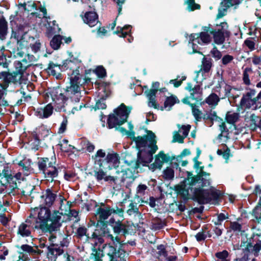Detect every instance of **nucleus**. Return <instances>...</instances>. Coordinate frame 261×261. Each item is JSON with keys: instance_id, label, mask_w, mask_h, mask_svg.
Listing matches in <instances>:
<instances>
[{"instance_id": "nucleus-23", "label": "nucleus", "mask_w": 261, "mask_h": 261, "mask_svg": "<svg viewBox=\"0 0 261 261\" xmlns=\"http://www.w3.org/2000/svg\"><path fill=\"white\" fill-rule=\"evenodd\" d=\"M83 20L90 27H93L98 22V15L94 12H88L85 13Z\"/></svg>"}, {"instance_id": "nucleus-1", "label": "nucleus", "mask_w": 261, "mask_h": 261, "mask_svg": "<svg viewBox=\"0 0 261 261\" xmlns=\"http://www.w3.org/2000/svg\"><path fill=\"white\" fill-rule=\"evenodd\" d=\"M210 175L201 168L195 176L188 172L187 177L175 186V191L187 199L191 198L200 204L208 203L218 198L217 192L204 189L211 185Z\"/></svg>"}, {"instance_id": "nucleus-58", "label": "nucleus", "mask_w": 261, "mask_h": 261, "mask_svg": "<svg viewBox=\"0 0 261 261\" xmlns=\"http://www.w3.org/2000/svg\"><path fill=\"white\" fill-rule=\"evenodd\" d=\"M95 73L99 77H103L106 75V71L102 66H98L95 69Z\"/></svg>"}, {"instance_id": "nucleus-21", "label": "nucleus", "mask_w": 261, "mask_h": 261, "mask_svg": "<svg viewBox=\"0 0 261 261\" xmlns=\"http://www.w3.org/2000/svg\"><path fill=\"white\" fill-rule=\"evenodd\" d=\"M212 65V60L211 58H207L204 57L202 59L200 69L197 71V75L201 73L203 76H205V74L208 73L210 71Z\"/></svg>"}, {"instance_id": "nucleus-49", "label": "nucleus", "mask_w": 261, "mask_h": 261, "mask_svg": "<svg viewBox=\"0 0 261 261\" xmlns=\"http://www.w3.org/2000/svg\"><path fill=\"white\" fill-rule=\"evenodd\" d=\"M87 228L86 227L81 226L77 228L75 234L77 238L81 239L83 237L87 236Z\"/></svg>"}, {"instance_id": "nucleus-2", "label": "nucleus", "mask_w": 261, "mask_h": 261, "mask_svg": "<svg viewBox=\"0 0 261 261\" xmlns=\"http://www.w3.org/2000/svg\"><path fill=\"white\" fill-rule=\"evenodd\" d=\"M202 30L200 33L192 34L189 36V45L194 53L198 52V46L197 43L200 45L209 44L212 40L211 35H213L214 42L221 45L224 42L225 38L229 37L230 35L228 25L226 22L215 25L208 24L202 27Z\"/></svg>"}, {"instance_id": "nucleus-37", "label": "nucleus", "mask_w": 261, "mask_h": 261, "mask_svg": "<svg viewBox=\"0 0 261 261\" xmlns=\"http://www.w3.org/2000/svg\"><path fill=\"white\" fill-rule=\"evenodd\" d=\"M261 121L259 118L255 114H251L249 117V124L251 129H254L257 127H259V121Z\"/></svg>"}, {"instance_id": "nucleus-7", "label": "nucleus", "mask_w": 261, "mask_h": 261, "mask_svg": "<svg viewBox=\"0 0 261 261\" xmlns=\"http://www.w3.org/2000/svg\"><path fill=\"white\" fill-rule=\"evenodd\" d=\"M16 71L12 73L6 71L0 72V79H3L6 83H13L14 84H21V79L23 71L27 67L31 66V64H27L26 58L22 59V62L16 61L14 63Z\"/></svg>"}, {"instance_id": "nucleus-18", "label": "nucleus", "mask_w": 261, "mask_h": 261, "mask_svg": "<svg viewBox=\"0 0 261 261\" xmlns=\"http://www.w3.org/2000/svg\"><path fill=\"white\" fill-rule=\"evenodd\" d=\"M56 197L57 194L54 193L50 189H47L41 196V201L46 206L49 207L53 205Z\"/></svg>"}, {"instance_id": "nucleus-4", "label": "nucleus", "mask_w": 261, "mask_h": 261, "mask_svg": "<svg viewBox=\"0 0 261 261\" xmlns=\"http://www.w3.org/2000/svg\"><path fill=\"white\" fill-rule=\"evenodd\" d=\"M81 76L79 70L73 71L70 78V85L66 87L65 95L62 94L58 90H54L51 91L50 93L51 98L60 110L65 111L64 104L68 99H70L72 101L75 102L80 101L81 93L79 86L80 83L79 80Z\"/></svg>"}, {"instance_id": "nucleus-42", "label": "nucleus", "mask_w": 261, "mask_h": 261, "mask_svg": "<svg viewBox=\"0 0 261 261\" xmlns=\"http://www.w3.org/2000/svg\"><path fill=\"white\" fill-rule=\"evenodd\" d=\"M145 93L146 94V96L148 98V105L150 107H154L155 108H156V101H155V94H154V92L153 91L152 92H148L146 91Z\"/></svg>"}, {"instance_id": "nucleus-17", "label": "nucleus", "mask_w": 261, "mask_h": 261, "mask_svg": "<svg viewBox=\"0 0 261 261\" xmlns=\"http://www.w3.org/2000/svg\"><path fill=\"white\" fill-rule=\"evenodd\" d=\"M219 86L216 87V92L219 93V96L222 98L230 96V91L232 89L230 85L226 84L224 81L222 80L218 82Z\"/></svg>"}, {"instance_id": "nucleus-28", "label": "nucleus", "mask_w": 261, "mask_h": 261, "mask_svg": "<svg viewBox=\"0 0 261 261\" xmlns=\"http://www.w3.org/2000/svg\"><path fill=\"white\" fill-rule=\"evenodd\" d=\"M37 164L39 169L44 173L45 170L48 169V166L56 164V161H54L53 159H51V161H50L47 158H42L39 159Z\"/></svg>"}, {"instance_id": "nucleus-44", "label": "nucleus", "mask_w": 261, "mask_h": 261, "mask_svg": "<svg viewBox=\"0 0 261 261\" xmlns=\"http://www.w3.org/2000/svg\"><path fill=\"white\" fill-rule=\"evenodd\" d=\"M229 253L227 250H223L221 252H217L215 254V256L217 259L216 261H230L228 259Z\"/></svg>"}, {"instance_id": "nucleus-33", "label": "nucleus", "mask_w": 261, "mask_h": 261, "mask_svg": "<svg viewBox=\"0 0 261 261\" xmlns=\"http://www.w3.org/2000/svg\"><path fill=\"white\" fill-rule=\"evenodd\" d=\"M18 165L22 167V170L25 175H28L30 174L31 169V161L30 159H24L21 161Z\"/></svg>"}, {"instance_id": "nucleus-57", "label": "nucleus", "mask_w": 261, "mask_h": 261, "mask_svg": "<svg viewBox=\"0 0 261 261\" xmlns=\"http://www.w3.org/2000/svg\"><path fill=\"white\" fill-rule=\"evenodd\" d=\"M211 54H212L213 57L216 60L220 59L222 57L221 51H220L216 47H214L211 50Z\"/></svg>"}, {"instance_id": "nucleus-9", "label": "nucleus", "mask_w": 261, "mask_h": 261, "mask_svg": "<svg viewBox=\"0 0 261 261\" xmlns=\"http://www.w3.org/2000/svg\"><path fill=\"white\" fill-rule=\"evenodd\" d=\"M103 166L95 167L94 170V176L97 181L101 182L103 181L108 184L114 186L117 184L118 181H124L123 175L125 174L124 171H116V173L110 175L102 168Z\"/></svg>"}, {"instance_id": "nucleus-22", "label": "nucleus", "mask_w": 261, "mask_h": 261, "mask_svg": "<svg viewBox=\"0 0 261 261\" xmlns=\"http://www.w3.org/2000/svg\"><path fill=\"white\" fill-rule=\"evenodd\" d=\"M167 158L163 152H160L155 156L154 163L151 164L149 169L154 171L156 169H161L165 162L167 161Z\"/></svg>"}, {"instance_id": "nucleus-29", "label": "nucleus", "mask_w": 261, "mask_h": 261, "mask_svg": "<svg viewBox=\"0 0 261 261\" xmlns=\"http://www.w3.org/2000/svg\"><path fill=\"white\" fill-rule=\"evenodd\" d=\"M106 156V152L102 149H99L97 151L94 156L92 158L94 160V163L98 166H103L105 163V159H102Z\"/></svg>"}, {"instance_id": "nucleus-16", "label": "nucleus", "mask_w": 261, "mask_h": 261, "mask_svg": "<svg viewBox=\"0 0 261 261\" xmlns=\"http://www.w3.org/2000/svg\"><path fill=\"white\" fill-rule=\"evenodd\" d=\"M112 214V209L110 207H99L96 208L95 217L98 222H102L107 219Z\"/></svg>"}, {"instance_id": "nucleus-63", "label": "nucleus", "mask_w": 261, "mask_h": 261, "mask_svg": "<svg viewBox=\"0 0 261 261\" xmlns=\"http://www.w3.org/2000/svg\"><path fill=\"white\" fill-rule=\"evenodd\" d=\"M233 59V56L226 55H225L222 59V62L223 65H226L231 62Z\"/></svg>"}, {"instance_id": "nucleus-15", "label": "nucleus", "mask_w": 261, "mask_h": 261, "mask_svg": "<svg viewBox=\"0 0 261 261\" xmlns=\"http://www.w3.org/2000/svg\"><path fill=\"white\" fill-rule=\"evenodd\" d=\"M95 232H97V235L101 237L102 238V237H105L107 239H110L114 244H122L123 240L121 239V237H118L117 236L115 237H114L113 235L110 233L107 225H103L99 230L96 229Z\"/></svg>"}, {"instance_id": "nucleus-56", "label": "nucleus", "mask_w": 261, "mask_h": 261, "mask_svg": "<svg viewBox=\"0 0 261 261\" xmlns=\"http://www.w3.org/2000/svg\"><path fill=\"white\" fill-rule=\"evenodd\" d=\"M230 228L234 232H241L242 231V225L238 222H231L230 223Z\"/></svg>"}, {"instance_id": "nucleus-10", "label": "nucleus", "mask_w": 261, "mask_h": 261, "mask_svg": "<svg viewBox=\"0 0 261 261\" xmlns=\"http://www.w3.org/2000/svg\"><path fill=\"white\" fill-rule=\"evenodd\" d=\"M240 105L243 108L256 110L261 108V91L259 93L254 89H247L243 94Z\"/></svg>"}, {"instance_id": "nucleus-51", "label": "nucleus", "mask_w": 261, "mask_h": 261, "mask_svg": "<svg viewBox=\"0 0 261 261\" xmlns=\"http://www.w3.org/2000/svg\"><path fill=\"white\" fill-rule=\"evenodd\" d=\"M75 173L71 170H64V178L66 180L71 181L75 179Z\"/></svg>"}, {"instance_id": "nucleus-48", "label": "nucleus", "mask_w": 261, "mask_h": 261, "mask_svg": "<svg viewBox=\"0 0 261 261\" xmlns=\"http://www.w3.org/2000/svg\"><path fill=\"white\" fill-rule=\"evenodd\" d=\"M163 177L166 180H171L173 178L174 172L173 169L167 168L163 172Z\"/></svg>"}, {"instance_id": "nucleus-20", "label": "nucleus", "mask_w": 261, "mask_h": 261, "mask_svg": "<svg viewBox=\"0 0 261 261\" xmlns=\"http://www.w3.org/2000/svg\"><path fill=\"white\" fill-rule=\"evenodd\" d=\"M47 256L51 260H55L57 257L63 254V249L58 245L53 244L47 246Z\"/></svg>"}, {"instance_id": "nucleus-26", "label": "nucleus", "mask_w": 261, "mask_h": 261, "mask_svg": "<svg viewBox=\"0 0 261 261\" xmlns=\"http://www.w3.org/2000/svg\"><path fill=\"white\" fill-rule=\"evenodd\" d=\"M131 28L132 26L130 25H126L122 28L118 27L117 28V31H116L115 33L121 37H125L127 35H129V38L127 39V40L130 43L133 40V37L129 35Z\"/></svg>"}, {"instance_id": "nucleus-35", "label": "nucleus", "mask_w": 261, "mask_h": 261, "mask_svg": "<svg viewBox=\"0 0 261 261\" xmlns=\"http://www.w3.org/2000/svg\"><path fill=\"white\" fill-rule=\"evenodd\" d=\"M229 218V214L227 213H221L217 214V218L214 221V224L216 226L222 225L224 220Z\"/></svg>"}, {"instance_id": "nucleus-38", "label": "nucleus", "mask_w": 261, "mask_h": 261, "mask_svg": "<svg viewBox=\"0 0 261 261\" xmlns=\"http://www.w3.org/2000/svg\"><path fill=\"white\" fill-rule=\"evenodd\" d=\"M220 130L221 133L219 134L217 137V139L219 141V143H222L223 138H227L228 133V129L225 126V124L224 123H222L220 125Z\"/></svg>"}, {"instance_id": "nucleus-13", "label": "nucleus", "mask_w": 261, "mask_h": 261, "mask_svg": "<svg viewBox=\"0 0 261 261\" xmlns=\"http://www.w3.org/2000/svg\"><path fill=\"white\" fill-rule=\"evenodd\" d=\"M177 126L178 128V131H175L173 133V142L182 143H184V139L186 138L189 134L191 129V125L189 124L186 125L177 124Z\"/></svg>"}, {"instance_id": "nucleus-11", "label": "nucleus", "mask_w": 261, "mask_h": 261, "mask_svg": "<svg viewBox=\"0 0 261 261\" xmlns=\"http://www.w3.org/2000/svg\"><path fill=\"white\" fill-rule=\"evenodd\" d=\"M35 223V220H33L30 216L24 222L19 225L17 234L23 238L31 237L33 231L35 229H38Z\"/></svg>"}, {"instance_id": "nucleus-46", "label": "nucleus", "mask_w": 261, "mask_h": 261, "mask_svg": "<svg viewBox=\"0 0 261 261\" xmlns=\"http://www.w3.org/2000/svg\"><path fill=\"white\" fill-rule=\"evenodd\" d=\"M243 0H224L221 3L222 7H230L239 5Z\"/></svg>"}, {"instance_id": "nucleus-59", "label": "nucleus", "mask_w": 261, "mask_h": 261, "mask_svg": "<svg viewBox=\"0 0 261 261\" xmlns=\"http://www.w3.org/2000/svg\"><path fill=\"white\" fill-rule=\"evenodd\" d=\"M116 129L120 132L123 135H127L129 137H132L135 135V133L133 131H127L123 127H118Z\"/></svg>"}, {"instance_id": "nucleus-8", "label": "nucleus", "mask_w": 261, "mask_h": 261, "mask_svg": "<svg viewBox=\"0 0 261 261\" xmlns=\"http://www.w3.org/2000/svg\"><path fill=\"white\" fill-rule=\"evenodd\" d=\"M131 110V108H127L124 104L122 103L114 110V114L109 115L108 119V127L111 129L125 123Z\"/></svg>"}, {"instance_id": "nucleus-6", "label": "nucleus", "mask_w": 261, "mask_h": 261, "mask_svg": "<svg viewBox=\"0 0 261 261\" xmlns=\"http://www.w3.org/2000/svg\"><path fill=\"white\" fill-rule=\"evenodd\" d=\"M30 216L35 220L36 226L43 231H56L61 226V216L57 213L51 215L50 210L46 207L39 208L37 218L32 215Z\"/></svg>"}, {"instance_id": "nucleus-14", "label": "nucleus", "mask_w": 261, "mask_h": 261, "mask_svg": "<svg viewBox=\"0 0 261 261\" xmlns=\"http://www.w3.org/2000/svg\"><path fill=\"white\" fill-rule=\"evenodd\" d=\"M24 28L22 25H19L16 28H13L11 38L14 39L17 42V45L21 48L24 46V36L26 35Z\"/></svg>"}, {"instance_id": "nucleus-47", "label": "nucleus", "mask_w": 261, "mask_h": 261, "mask_svg": "<svg viewBox=\"0 0 261 261\" xmlns=\"http://www.w3.org/2000/svg\"><path fill=\"white\" fill-rule=\"evenodd\" d=\"M148 187L144 184H140L137 188L136 197L142 198L145 195Z\"/></svg>"}, {"instance_id": "nucleus-53", "label": "nucleus", "mask_w": 261, "mask_h": 261, "mask_svg": "<svg viewBox=\"0 0 261 261\" xmlns=\"http://www.w3.org/2000/svg\"><path fill=\"white\" fill-rule=\"evenodd\" d=\"M165 225V223L164 221L161 220H156L152 223L151 228L152 229L156 230L163 228Z\"/></svg>"}, {"instance_id": "nucleus-3", "label": "nucleus", "mask_w": 261, "mask_h": 261, "mask_svg": "<svg viewBox=\"0 0 261 261\" xmlns=\"http://www.w3.org/2000/svg\"><path fill=\"white\" fill-rule=\"evenodd\" d=\"M147 135L143 136L135 135L133 137L136 147L139 149L138 158L135 163V169H138L141 165L147 166L153 160V154L158 149L156 136L150 130H147Z\"/></svg>"}, {"instance_id": "nucleus-30", "label": "nucleus", "mask_w": 261, "mask_h": 261, "mask_svg": "<svg viewBox=\"0 0 261 261\" xmlns=\"http://www.w3.org/2000/svg\"><path fill=\"white\" fill-rule=\"evenodd\" d=\"M2 170L0 169V177H5L7 179V181L12 180L13 178V175L11 173V170L8 164L1 166Z\"/></svg>"}, {"instance_id": "nucleus-34", "label": "nucleus", "mask_w": 261, "mask_h": 261, "mask_svg": "<svg viewBox=\"0 0 261 261\" xmlns=\"http://www.w3.org/2000/svg\"><path fill=\"white\" fill-rule=\"evenodd\" d=\"M63 37L60 35H55L50 42V45L52 48L55 50L58 49L62 43Z\"/></svg>"}, {"instance_id": "nucleus-43", "label": "nucleus", "mask_w": 261, "mask_h": 261, "mask_svg": "<svg viewBox=\"0 0 261 261\" xmlns=\"http://www.w3.org/2000/svg\"><path fill=\"white\" fill-rule=\"evenodd\" d=\"M177 102H179L177 98L175 96H171L166 98L164 102V107L165 108H170Z\"/></svg>"}, {"instance_id": "nucleus-36", "label": "nucleus", "mask_w": 261, "mask_h": 261, "mask_svg": "<svg viewBox=\"0 0 261 261\" xmlns=\"http://www.w3.org/2000/svg\"><path fill=\"white\" fill-rule=\"evenodd\" d=\"M127 214L129 215H140L139 208L137 207V203L132 202L128 206V208L126 211Z\"/></svg>"}, {"instance_id": "nucleus-52", "label": "nucleus", "mask_w": 261, "mask_h": 261, "mask_svg": "<svg viewBox=\"0 0 261 261\" xmlns=\"http://www.w3.org/2000/svg\"><path fill=\"white\" fill-rule=\"evenodd\" d=\"M186 3L188 5L187 9L189 11H194L200 8L199 4L195 3V0H187Z\"/></svg>"}, {"instance_id": "nucleus-45", "label": "nucleus", "mask_w": 261, "mask_h": 261, "mask_svg": "<svg viewBox=\"0 0 261 261\" xmlns=\"http://www.w3.org/2000/svg\"><path fill=\"white\" fill-rule=\"evenodd\" d=\"M202 118L205 120H211L212 121V124H213V121L217 120L218 117L217 116L216 113L215 111H211L210 112H207L205 114H204Z\"/></svg>"}, {"instance_id": "nucleus-24", "label": "nucleus", "mask_w": 261, "mask_h": 261, "mask_svg": "<svg viewBox=\"0 0 261 261\" xmlns=\"http://www.w3.org/2000/svg\"><path fill=\"white\" fill-rule=\"evenodd\" d=\"M59 168L56 167L55 164H53L51 166H48V169L45 170L43 173L45 177L47 180H51L53 181L55 178L58 176Z\"/></svg>"}, {"instance_id": "nucleus-64", "label": "nucleus", "mask_w": 261, "mask_h": 261, "mask_svg": "<svg viewBox=\"0 0 261 261\" xmlns=\"http://www.w3.org/2000/svg\"><path fill=\"white\" fill-rule=\"evenodd\" d=\"M253 214L256 219L261 218V207L256 206L253 211Z\"/></svg>"}, {"instance_id": "nucleus-62", "label": "nucleus", "mask_w": 261, "mask_h": 261, "mask_svg": "<svg viewBox=\"0 0 261 261\" xmlns=\"http://www.w3.org/2000/svg\"><path fill=\"white\" fill-rule=\"evenodd\" d=\"M70 239L71 238L68 236L64 237L60 241L61 248H62L64 247H67L69 244Z\"/></svg>"}, {"instance_id": "nucleus-55", "label": "nucleus", "mask_w": 261, "mask_h": 261, "mask_svg": "<svg viewBox=\"0 0 261 261\" xmlns=\"http://www.w3.org/2000/svg\"><path fill=\"white\" fill-rule=\"evenodd\" d=\"M3 84H0V100H1L5 95L7 94V89L8 87V84L4 81Z\"/></svg>"}, {"instance_id": "nucleus-27", "label": "nucleus", "mask_w": 261, "mask_h": 261, "mask_svg": "<svg viewBox=\"0 0 261 261\" xmlns=\"http://www.w3.org/2000/svg\"><path fill=\"white\" fill-rule=\"evenodd\" d=\"M190 98L195 100L197 102L200 101L202 99V89L199 85L195 86L193 89L190 90Z\"/></svg>"}, {"instance_id": "nucleus-5", "label": "nucleus", "mask_w": 261, "mask_h": 261, "mask_svg": "<svg viewBox=\"0 0 261 261\" xmlns=\"http://www.w3.org/2000/svg\"><path fill=\"white\" fill-rule=\"evenodd\" d=\"M88 238L92 245L91 255L102 258L107 254L108 261H124L125 252L122 249L116 250L114 247L104 244V240L94 232L91 237Z\"/></svg>"}, {"instance_id": "nucleus-50", "label": "nucleus", "mask_w": 261, "mask_h": 261, "mask_svg": "<svg viewBox=\"0 0 261 261\" xmlns=\"http://www.w3.org/2000/svg\"><path fill=\"white\" fill-rule=\"evenodd\" d=\"M68 141L67 140L63 139L62 143L59 144L60 149L62 151L67 152L74 148L72 146L68 144Z\"/></svg>"}, {"instance_id": "nucleus-12", "label": "nucleus", "mask_w": 261, "mask_h": 261, "mask_svg": "<svg viewBox=\"0 0 261 261\" xmlns=\"http://www.w3.org/2000/svg\"><path fill=\"white\" fill-rule=\"evenodd\" d=\"M260 250L261 241L258 240L254 245L248 243L246 247L243 249L244 256L242 258H236L234 261H247L251 254H253L255 257L257 256Z\"/></svg>"}, {"instance_id": "nucleus-60", "label": "nucleus", "mask_w": 261, "mask_h": 261, "mask_svg": "<svg viewBox=\"0 0 261 261\" xmlns=\"http://www.w3.org/2000/svg\"><path fill=\"white\" fill-rule=\"evenodd\" d=\"M68 121L67 118H65L63 119L62 122L61 123L60 126L59 128L58 133L59 134H62L65 132L66 129Z\"/></svg>"}, {"instance_id": "nucleus-40", "label": "nucleus", "mask_w": 261, "mask_h": 261, "mask_svg": "<svg viewBox=\"0 0 261 261\" xmlns=\"http://www.w3.org/2000/svg\"><path fill=\"white\" fill-rule=\"evenodd\" d=\"M239 118V114L238 113L228 112L226 116V119L228 123L233 124L236 122Z\"/></svg>"}, {"instance_id": "nucleus-32", "label": "nucleus", "mask_w": 261, "mask_h": 261, "mask_svg": "<svg viewBox=\"0 0 261 261\" xmlns=\"http://www.w3.org/2000/svg\"><path fill=\"white\" fill-rule=\"evenodd\" d=\"M105 162L112 164L115 168L118 166L119 156L116 153H108L105 159Z\"/></svg>"}, {"instance_id": "nucleus-25", "label": "nucleus", "mask_w": 261, "mask_h": 261, "mask_svg": "<svg viewBox=\"0 0 261 261\" xmlns=\"http://www.w3.org/2000/svg\"><path fill=\"white\" fill-rule=\"evenodd\" d=\"M113 231L116 234H119L121 233V238H125V234L128 233V230L126 228V226L121 223L120 221H117L113 225H112ZM124 241L123 239L121 238Z\"/></svg>"}, {"instance_id": "nucleus-41", "label": "nucleus", "mask_w": 261, "mask_h": 261, "mask_svg": "<svg viewBox=\"0 0 261 261\" xmlns=\"http://www.w3.org/2000/svg\"><path fill=\"white\" fill-rule=\"evenodd\" d=\"M192 113L194 117L196 120L197 121H199L201 120L203 114L201 112L199 109L198 107L196 105H194L192 107Z\"/></svg>"}, {"instance_id": "nucleus-31", "label": "nucleus", "mask_w": 261, "mask_h": 261, "mask_svg": "<svg viewBox=\"0 0 261 261\" xmlns=\"http://www.w3.org/2000/svg\"><path fill=\"white\" fill-rule=\"evenodd\" d=\"M8 34V23L6 19L2 17L0 18V40H4Z\"/></svg>"}, {"instance_id": "nucleus-39", "label": "nucleus", "mask_w": 261, "mask_h": 261, "mask_svg": "<svg viewBox=\"0 0 261 261\" xmlns=\"http://www.w3.org/2000/svg\"><path fill=\"white\" fill-rule=\"evenodd\" d=\"M220 100L219 96L215 93L210 94L205 99V102L209 105L216 106Z\"/></svg>"}, {"instance_id": "nucleus-19", "label": "nucleus", "mask_w": 261, "mask_h": 261, "mask_svg": "<svg viewBox=\"0 0 261 261\" xmlns=\"http://www.w3.org/2000/svg\"><path fill=\"white\" fill-rule=\"evenodd\" d=\"M53 112V107L50 103L46 105L44 108H37L35 114L40 118H47L51 115Z\"/></svg>"}, {"instance_id": "nucleus-54", "label": "nucleus", "mask_w": 261, "mask_h": 261, "mask_svg": "<svg viewBox=\"0 0 261 261\" xmlns=\"http://www.w3.org/2000/svg\"><path fill=\"white\" fill-rule=\"evenodd\" d=\"M60 67H61L60 65L55 64L53 62H50L48 64V67L47 69L48 70V72L51 74H52L53 75H56L57 71H56V70L55 69V68H58L59 69H60Z\"/></svg>"}, {"instance_id": "nucleus-61", "label": "nucleus", "mask_w": 261, "mask_h": 261, "mask_svg": "<svg viewBox=\"0 0 261 261\" xmlns=\"http://www.w3.org/2000/svg\"><path fill=\"white\" fill-rule=\"evenodd\" d=\"M244 44L247 46V47L250 50H253L255 49V43L254 42L250 39H247L244 41Z\"/></svg>"}]
</instances>
